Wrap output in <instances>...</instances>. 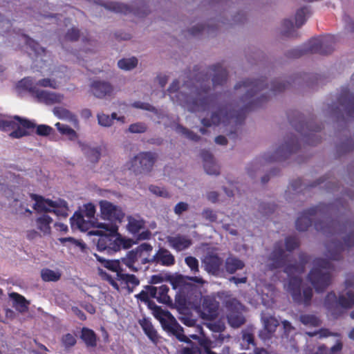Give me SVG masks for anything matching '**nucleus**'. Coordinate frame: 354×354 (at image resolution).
Here are the masks:
<instances>
[{
    "mask_svg": "<svg viewBox=\"0 0 354 354\" xmlns=\"http://www.w3.org/2000/svg\"><path fill=\"white\" fill-rule=\"evenodd\" d=\"M288 118L295 129L303 136L305 142L310 145L320 142L321 138L316 134L322 129L320 125L315 124L311 120H306L304 115L297 111L288 113Z\"/></svg>",
    "mask_w": 354,
    "mask_h": 354,
    "instance_id": "6e6552de",
    "label": "nucleus"
},
{
    "mask_svg": "<svg viewBox=\"0 0 354 354\" xmlns=\"http://www.w3.org/2000/svg\"><path fill=\"white\" fill-rule=\"evenodd\" d=\"M90 91L95 97L102 99L111 95L113 86L109 82L95 80L91 83Z\"/></svg>",
    "mask_w": 354,
    "mask_h": 354,
    "instance_id": "412c9836",
    "label": "nucleus"
},
{
    "mask_svg": "<svg viewBox=\"0 0 354 354\" xmlns=\"http://www.w3.org/2000/svg\"><path fill=\"white\" fill-rule=\"evenodd\" d=\"M55 127L62 135L67 136L70 140H75L78 137L76 131L67 124L57 122Z\"/></svg>",
    "mask_w": 354,
    "mask_h": 354,
    "instance_id": "79ce46f5",
    "label": "nucleus"
},
{
    "mask_svg": "<svg viewBox=\"0 0 354 354\" xmlns=\"http://www.w3.org/2000/svg\"><path fill=\"white\" fill-rule=\"evenodd\" d=\"M138 64V59L135 57L123 58L118 62V66L120 69L129 71L134 68Z\"/></svg>",
    "mask_w": 354,
    "mask_h": 354,
    "instance_id": "09e8293b",
    "label": "nucleus"
},
{
    "mask_svg": "<svg viewBox=\"0 0 354 354\" xmlns=\"http://www.w3.org/2000/svg\"><path fill=\"white\" fill-rule=\"evenodd\" d=\"M176 131L178 133H180L185 136L187 138L193 141H198L200 140V136L194 133L193 131L189 130L188 129L184 127L180 124H178L176 127Z\"/></svg>",
    "mask_w": 354,
    "mask_h": 354,
    "instance_id": "864d4df0",
    "label": "nucleus"
},
{
    "mask_svg": "<svg viewBox=\"0 0 354 354\" xmlns=\"http://www.w3.org/2000/svg\"><path fill=\"white\" fill-rule=\"evenodd\" d=\"M153 246L149 243H143L136 248L129 251L125 257L121 259L131 271L138 272L146 263H153L151 252Z\"/></svg>",
    "mask_w": 354,
    "mask_h": 354,
    "instance_id": "1a4fd4ad",
    "label": "nucleus"
},
{
    "mask_svg": "<svg viewBox=\"0 0 354 354\" xmlns=\"http://www.w3.org/2000/svg\"><path fill=\"white\" fill-rule=\"evenodd\" d=\"M299 321L304 325L310 327H318L322 324L321 319L313 314H301L299 316Z\"/></svg>",
    "mask_w": 354,
    "mask_h": 354,
    "instance_id": "a19ab883",
    "label": "nucleus"
},
{
    "mask_svg": "<svg viewBox=\"0 0 354 354\" xmlns=\"http://www.w3.org/2000/svg\"><path fill=\"white\" fill-rule=\"evenodd\" d=\"M70 221L72 228L75 227L83 232L88 230L89 228V222L85 221L84 216L80 212H76Z\"/></svg>",
    "mask_w": 354,
    "mask_h": 354,
    "instance_id": "72a5a7b5",
    "label": "nucleus"
},
{
    "mask_svg": "<svg viewBox=\"0 0 354 354\" xmlns=\"http://www.w3.org/2000/svg\"><path fill=\"white\" fill-rule=\"evenodd\" d=\"M139 324L148 338L153 343H156L158 340V333L150 320L143 318L139 321Z\"/></svg>",
    "mask_w": 354,
    "mask_h": 354,
    "instance_id": "7c9ffc66",
    "label": "nucleus"
},
{
    "mask_svg": "<svg viewBox=\"0 0 354 354\" xmlns=\"http://www.w3.org/2000/svg\"><path fill=\"white\" fill-rule=\"evenodd\" d=\"M80 36V30L76 28H71L65 35V39L71 41H76Z\"/></svg>",
    "mask_w": 354,
    "mask_h": 354,
    "instance_id": "0e129e2a",
    "label": "nucleus"
},
{
    "mask_svg": "<svg viewBox=\"0 0 354 354\" xmlns=\"http://www.w3.org/2000/svg\"><path fill=\"white\" fill-rule=\"evenodd\" d=\"M10 297L12 299L13 301L12 306L16 310L21 313L28 311L29 302L24 296L17 292H12L10 294Z\"/></svg>",
    "mask_w": 354,
    "mask_h": 354,
    "instance_id": "473e14b6",
    "label": "nucleus"
},
{
    "mask_svg": "<svg viewBox=\"0 0 354 354\" xmlns=\"http://www.w3.org/2000/svg\"><path fill=\"white\" fill-rule=\"evenodd\" d=\"M26 44L32 50V51L37 55H44L46 53V49L41 47L38 42L29 37L25 36Z\"/></svg>",
    "mask_w": 354,
    "mask_h": 354,
    "instance_id": "8fccbe9b",
    "label": "nucleus"
},
{
    "mask_svg": "<svg viewBox=\"0 0 354 354\" xmlns=\"http://www.w3.org/2000/svg\"><path fill=\"white\" fill-rule=\"evenodd\" d=\"M334 206V204L319 203L304 211L296 220L295 226L298 231H306L312 225L315 217L318 216L320 219L315 222V228L326 236H335L349 230V233L344 238V241L333 238L326 243L327 257L331 260L339 261L342 258L343 251L354 246V223L346 221L341 223L339 221L331 219L328 214H331Z\"/></svg>",
    "mask_w": 354,
    "mask_h": 354,
    "instance_id": "f257e3e1",
    "label": "nucleus"
},
{
    "mask_svg": "<svg viewBox=\"0 0 354 354\" xmlns=\"http://www.w3.org/2000/svg\"><path fill=\"white\" fill-rule=\"evenodd\" d=\"M35 128H36V133L38 136H48L53 131V129L51 127L46 125V124H39V125L35 124Z\"/></svg>",
    "mask_w": 354,
    "mask_h": 354,
    "instance_id": "13d9d810",
    "label": "nucleus"
},
{
    "mask_svg": "<svg viewBox=\"0 0 354 354\" xmlns=\"http://www.w3.org/2000/svg\"><path fill=\"white\" fill-rule=\"evenodd\" d=\"M179 84L178 80H174L168 88L167 92L173 102L187 108L189 111L205 112L215 104L217 94L210 92L209 76L207 73H196L194 78L191 80V82H185L184 86L190 91L189 95L178 92Z\"/></svg>",
    "mask_w": 354,
    "mask_h": 354,
    "instance_id": "7ed1b4c3",
    "label": "nucleus"
},
{
    "mask_svg": "<svg viewBox=\"0 0 354 354\" xmlns=\"http://www.w3.org/2000/svg\"><path fill=\"white\" fill-rule=\"evenodd\" d=\"M53 113L58 118L62 120H68V121L73 123L75 125L78 124V120L77 116L71 113L69 110L62 107L55 106L53 109Z\"/></svg>",
    "mask_w": 354,
    "mask_h": 354,
    "instance_id": "f704fd0d",
    "label": "nucleus"
},
{
    "mask_svg": "<svg viewBox=\"0 0 354 354\" xmlns=\"http://www.w3.org/2000/svg\"><path fill=\"white\" fill-rule=\"evenodd\" d=\"M279 324L278 320L273 316H270L264 319L265 330H266L270 335L275 332Z\"/></svg>",
    "mask_w": 354,
    "mask_h": 354,
    "instance_id": "3c124183",
    "label": "nucleus"
},
{
    "mask_svg": "<svg viewBox=\"0 0 354 354\" xmlns=\"http://www.w3.org/2000/svg\"><path fill=\"white\" fill-rule=\"evenodd\" d=\"M218 303L209 297H205L202 301V317L204 319L213 320L218 316Z\"/></svg>",
    "mask_w": 354,
    "mask_h": 354,
    "instance_id": "4be33fe9",
    "label": "nucleus"
},
{
    "mask_svg": "<svg viewBox=\"0 0 354 354\" xmlns=\"http://www.w3.org/2000/svg\"><path fill=\"white\" fill-rule=\"evenodd\" d=\"M291 82L290 81H282L281 80H274L271 82L269 91L274 95L281 93L290 87Z\"/></svg>",
    "mask_w": 354,
    "mask_h": 354,
    "instance_id": "37998d69",
    "label": "nucleus"
},
{
    "mask_svg": "<svg viewBox=\"0 0 354 354\" xmlns=\"http://www.w3.org/2000/svg\"><path fill=\"white\" fill-rule=\"evenodd\" d=\"M335 37L328 35L321 37L312 38L308 43L299 48L291 49L287 52V57L290 58H299L304 55L318 53L328 55L334 50Z\"/></svg>",
    "mask_w": 354,
    "mask_h": 354,
    "instance_id": "423d86ee",
    "label": "nucleus"
},
{
    "mask_svg": "<svg viewBox=\"0 0 354 354\" xmlns=\"http://www.w3.org/2000/svg\"><path fill=\"white\" fill-rule=\"evenodd\" d=\"M76 342L75 337L71 333L64 335L62 338V342L66 348L73 346L76 344Z\"/></svg>",
    "mask_w": 354,
    "mask_h": 354,
    "instance_id": "338daca9",
    "label": "nucleus"
},
{
    "mask_svg": "<svg viewBox=\"0 0 354 354\" xmlns=\"http://www.w3.org/2000/svg\"><path fill=\"white\" fill-rule=\"evenodd\" d=\"M30 197L35 201L33 205L34 209L38 212H51V209L48 207L56 205L54 201L50 199H44L42 196L35 194H31Z\"/></svg>",
    "mask_w": 354,
    "mask_h": 354,
    "instance_id": "c756f323",
    "label": "nucleus"
},
{
    "mask_svg": "<svg viewBox=\"0 0 354 354\" xmlns=\"http://www.w3.org/2000/svg\"><path fill=\"white\" fill-rule=\"evenodd\" d=\"M299 264H288L283 270L289 277L287 290L290 294L295 303L304 306H309L311 304L313 292L310 287H307L301 290L302 279L299 277H291L296 272H303L305 265L309 261L310 257L306 253L299 254Z\"/></svg>",
    "mask_w": 354,
    "mask_h": 354,
    "instance_id": "20e7f679",
    "label": "nucleus"
},
{
    "mask_svg": "<svg viewBox=\"0 0 354 354\" xmlns=\"http://www.w3.org/2000/svg\"><path fill=\"white\" fill-rule=\"evenodd\" d=\"M35 127V123L27 118L15 115L9 120L0 119V130L3 131H12L10 133V137L12 138H21L28 136L30 134L29 130Z\"/></svg>",
    "mask_w": 354,
    "mask_h": 354,
    "instance_id": "9d476101",
    "label": "nucleus"
},
{
    "mask_svg": "<svg viewBox=\"0 0 354 354\" xmlns=\"http://www.w3.org/2000/svg\"><path fill=\"white\" fill-rule=\"evenodd\" d=\"M135 297L140 301L147 304L148 308L151 310H153L158 306L153 301L150 299V298L156 297V289L153 286H145L144 290L135 295Z\"/></svg>",
    "mask_w": 354,
    "mask_h": 354,
    "instance_id": "a878e982",
    "label": "nucleus"
},
{
    "mask_svg": "<svg viewBox=\"0 0 354 354\" xmlns=\"http://www.w3.org/2000/svg\"><path fill=\"white\" fill-rule=\"evenodd\" d=\"M300 147L298 138L292 136L284 144L280 145L271 156L266 155L264 159L267 162H279L288 158L292 153H296Z\"/></svg>",
    "mask_w": 354,
    "mask_h": 354,
    "instance_id": "dca6fc26",
    "label": "nucleus"
},
{
    "mask_svg": "<svg viewBox=\"0 0 354 354\" xmlns=\"http://www.w3.org/2000/svg\"><path fill=\"white\" fill-rule=\"evenodd\" d=\"M283 30L282 34L286 37H294L295 33L293 23L290 19H284L282 24Z\"/></svg>",
    "mask_w": 354,
    "mask_h": 354,
    "instance_id": "6e6d98bb",
    "label": "nucleus"
},
{
    "mask_svg": "<svg viewBox=\"0 0 354 354\" xmlns=\"http://www.w3.org/2000/svg\"><path fill=\"white\" fill-rule=\"evenodd\" d=\"M224 306L226 308L227 320L231 327L236 328L245 324V318L243 314L245 306L236 298H226Z\"/></svg>",
    "mask_w": 354,
    "mask_h": 354,
    "instance_id": "ddd939ff",
    "label": "nucleus"
},
{
    "mask_svg": "<svg viewBox=\"0 0 354 354\" xmlns=\"http://www.w3.org/2000/svg\"><path fill=\"white\" fill-rule=\"evenodd\" d=\"M36 87L37 86H39L41 87H49L52 88H57L58 87L57 84L55 80H51L49 78H44L41 80H39L37 82L36 84L35 85Z\"/></svg>",
    "mask_w": 354,
    "mask_h": 354,
    "instance_id": "bf43d9fd",
    "label": "nucleus"
},
{
    "mask_svg": "<svg viewBox=\"0 0 354 354\" xmlns=\"http://www.w3.org/2000/svg\"><path fill=\"white\" fill-rule=\"evenodd\" d=\"M242 340L244 343L247 344L248 348H249L250 345L255 346L254 335L249 330L243 331Z\"/></svg>",
    "mask_w": 354,
    "mask_h": 354,
    "instance_id": "69168bd1",
    "label": "nucleus"
},
{
    "mask_svg": "<svg viewBox=\"0 0 354 354\" xmlns=\"http://www.w3.org/2000/svg\"><path fill=\"white\" fill-rule=\"evenodd\" d=\"M185 261L193 272L195 273L199 271L198 261L196 258L192 256L187 257L185 259Z\"/></svg>",
    "mask_w": 354,
    "mask_h": 354,
    "instance_id": "680f3d73",
    "label": "nucleus"
},
{
    "mask_svg": "<svg viewBox=\"0 0 354 354\" xmlns=\"http://www.w3.org/2000/svg\"><path fill=\"white\" fill-rule=\"evenodd\" d=\"M52 222V218L47 214H43L36 219L37 228L44 234L50 233V224Z\"/></svg>",
    "mask_w": 354,
    "mask_h": 354,
    "instance_id": "58836bf2",
    "label": "nucleus"
},
{
    "mask_svg": "<svg viewBox=\"0 0 354 354\" xmlns=\"http://www.w3.org/2000/svg\"><path fill=\"white\" fill-rule=\"evenodd\" d=\"M201 156L206 173L210 175H218L220 174L219 167L214 162L212 154L208 151L203 150L201 151Z\"/></svg>",
    "mask_w": 354,
    "mask_h": 354,
    "instance_id": "cd10ccee",
    "label": "nucleus"
},
{
    "mask_svg": "<svg viewBox=\"0 0 354 354\" xmlns=\"http://www.w3.org/2000/svg\"><path fill=\"white\" fill-rule=\"evenodd\" d=\"M85 150V155L91 162H97L100 158L101 152L98 147L83 149Z\"/></svg>",
    "mask_w": 354,
    "mask_h": 354,
    "instance_id": "603ef678",
    "label": "nucleus"
},
{
    "mask_svg": "<svg viewBox=\"0 0 354 354\" xmlns=\"http://www.w3.org/2000/svg\"><path fill=\"white\" fill-rule=\"evenodd\" d=\"M116 279L119 281L124 282L127 285L129 292H132L133 289L140 284V280L131 274H124L122 272L118 274Z\"/></svg>",
    "mask_w": 354,
    "mask_h": 354,
    "instance_id": "c9c22d12",
    "label": "nucleus"
},
{
    "mask_svg": "<svg viewBox=\"0 0 354 354\" xmlns=\"http://www.w3.org/2000/svg\"><path fill=\"white\" fill-rule=\"evenodd\" d=\"M191 345V347H183L179 352L180 354H202L201 348L192 342H186Z\"/></svg>",
    "mask_w": 354,
    "mask_h": 354,
    "instance_id": "4d7b16f0",
    "label": "nucleus"
},
{
    "mask_svg": "<svg viewBox=\"0 0 354 354\" xmlns=\"http://www.w3.org/2000/svg\"><path fill=\"white\" fill-rule=\"evenodd\" d=\"M325 178H322L313 183L308 185H304L306 188L307 187H315L317 185H321L324 183V187L328 191H334L337 187V185L331 180H328L327 182ZM290 187L295 192H299L303 189V183L301 178H297L296 180H292L290 183Z\"/></svg>",
    "mask_w": 354,
    "mask_h": 354,
    "instance_id": "5701e85b",
    "label": "nucleus"
},
{
    "mask_svg": "<svg viewBox=\"0 0 354 354\" xmlns=\"http://www.w3.org/2000/svg\"><path fill=\"white\" fill-rule=\"evenodd\" d=\"M97 227L106 230L105 233H100L97 248L100 251H107L112 253L120 250L122 240L116 236L118 227L116 225L100 223Z\"/></svg>",
    "mask_w": 354,
    "mask_h": 354,
    "instance_id": "f8f14e48",
    "label": "nucleus"
},
{
    "mask_svg": "<svg viewBox=\"0 0 354 354\" xmlns=\"http://www.w3.org/2000/svg\"><path fill=\"white\" fill-rule=\"evenodd\" d=\"M205 270L214 276H221L224 273L223 260L218 254L208 252L203 259Z\"/></svg>",
    "mask_w": 354,
    "mask_h": 354,
    "instance_id": "6ab92c4d",
    "label": "nucleus"
},
{
    "mask_svg": "<svg viewBox=\"0 0 354 354\" xmlns=\"http://www.w3.org/2000/svg\"><path fill=\"white\" fill-rule=\"evenodd\" d=\"M95 257L104 268L113 272H115L117 277H118V274L123 271L120 267V262L119 260H106L96 254H95Z\"/></svg>",
    "mask_w": 354,
    "mask_h": 354,
    "instance_id": "4c0bfd02",
    "label": "nucleus"
},
{
    "mask_svg": "<svg viewBox=\"0 0 354 354\" xmlns=\"http://www.w3.org/2000/svg\"><path fill=\"white\" fill-rule=\"evenodd\" d=\"M310 15L309 8L304 6L298 9L295 14V23L297 28L302 26L306 21V17Z\"/></svg>",
    "mask_w": 354,
    "mask_h": 354,
    "instance_id": "a18cd8bd",
    "label": "nucleus"
},
{
    "mask_svg": "<svg viewBox=\"0 0 354 354\" xmlns=\"http://www.w3.org/2000/svg\"><path fill=\"white\" fill-rule=\"evenodd\" d=\"M19 86L29 91L35 96L38 102L45 103L46 104H53L61 102L63 100V95L39 90L35 86H33L32 80L29 77L23 79L19 82Z\"/></svg>",
    "mask_w": 354,
    "mask_h": 354,
    "instance_id": "2eb2a0df",
    "label": "nucleus"
},
{
    "mask_svg": "<svg viewBox=\"0 0 354 354\" xmlns=\"http://www.w3.org/2000/svg\"><path fill=\"white\" fill-rule=\"evenodd\" d=\"M41 277L44 281H57L61 278V274L48 268H44L41 271Z\"/></svg>",
    "mask_w": 354,
    "mask_h": 354,
    "instance_id": "de8ad7c7",
    "label": "nucleus"
},
{
    "mask_svg": "<svg viewBox=\"0 0 354 354\" xmlns=\"http://www.w3.org/2000/svg\"><path fill=\"white\" fill-rule=\"evenodd\" d=\"M153 263L160 264L163 266H171L175 264V257L168 250L160 248L151 257Z\"/></svg>",
    "mask_w": 354,
    "mask_h": 354,
    "instance_id": "b1692460",
    "label": "nucleus"
},
{
    "mask_svg": "<svg viewBox=\"0 0 354 354\" xmlns=\"http://www.w3.org/2000/svg\"><path fill=\"white\" fill-rule=\"evenodd\" d=\"M80 337L87 347L93 348L97 346V336L92 329L82 328Z\"/></svg>",
    "mask_w": 354,
    "mask_h": 354,
    "instance_id": "e433bc0d",
    "label": "nucleus"
},
{
    "mask_svg": "<svg viewBox=\"0 0 354 354\" xmlns=\"http://www.w3.org/2000/svg\"><path fill=\"white\" fill-rule=\"evenodd\" d=\"M167 242L169 245L177 252L185 250L189 248L192 244L191 239L180 234L168 236Z\"/></svg>",
    "mask_w": 354,
    "mask_h": 354,
    "instance_id": "393cba45",
    "label": "nucleus"
},
{
    "mask_svg": "<svg viewBox=\"0 0 354 354\" xmlns=\"http://www.w3.org/2000/svg\"><path fill=\"white\" fill-rule=\"evenodd\" d=\"M144 226L145 222L142 220H138L131 216L129 217L127 227L131 234H138Z\"/></svg>",
    "mask_w": 354,
    "mask_h": 354,
    "instance_id": "49530a36",
    "label": "nucleus"
},
{
    "mask_svg": "<svg viewBox=\"0 0 354 354\" xmlns=\"http://www.w3.org/2000/svg\"><path fill=\"white\" fill-rule=\"evenodd\" d=\"M313 265L308 274V279L317 292H322L331 283L330 272L334 270V266L329 260L322 258L315 259Z\"/></svg>",
    "mask_w": 354,
    "mask_h": 354,
    "instance_id": "0eeeda50",
    "label": "nucleus"
},
{
    "mask_svg": "<svg viewBox=\"0 0 354 354\" xmlns=\"http://www.w3.org/2000/svg\"><path fill=\"white\" fill-rule=\"evenodd\" d=\"M245 267V263L243 261L236 257L230 255L227 257L224 263V271L228 274H234L237 270H242Z\"/></svg>",
    "mask_w": 354,
    "mask_h": 354,
    "instance_id": "c85d7f7f",
    "label": "nucleus"
},
{
    "mask_svg": "<svg viewBox=\"0 0 354 354\" xmlns=\"http://www.w3.org/2000/svg\"><path fill=\"white\" fill-rule=\"evenodd\" d=\"M104 6L111 11H113L117 13H122L127 15L131 12V10L129 6L126 4L118 2H111L106 4H104Z\"/></svg>",
    "mask_w": 354,
    "mask_h": 354,
    "instance_id": "c03bdc74",
    "label": "nucleus"
},
{
    "mask_svg": "<svg viewBox=\"0 0 354 354\" xmlns=\"http://www.w3.org/2000/svg\"><path fill=\"white\" fill-rule=\"evenodd\" d=\"M149 189L151 192L158 196L163 198H169L170 196L169 193L164 187H160L156 185H151Z\"/></svg>",
    "mask_w": 354,
    "mask_h": 354,
    "instance_id": "052dcab7",
    "label": "nucleus"
},
{
    "mask_svg": "<svg viewBox=\"0 0 354 354\" xmlns=\"http://www.w3.org/2000/svg\"><path fill=\"white\" fill-rule=\"evenodd\" d=\"M288 257V255L283 250L281 242L275 243L273 250L268 257V269L272 271L281 268L284 269L288 265L287 264Z\"/></svg>",
    "mask_w": 354,
    "mask_h": 354,
    "instance_id": "a211bd4d",
    "label": "nucleus"
},
{
    "mask_svg": "<svg viewBox=\"0 0 354 354\" xmlns=\"http://www.w3.org/2000/svg\"><path fill=\"white\" fill-rule=\"evenodd\" d=\"M129 131L133 133H144L147 130V126L142 122L131 124L129 127Z\"/></svg>",
    "mask_w": 354,
    "mask_h": 354,
    "instance_id": "e2e57ef3",
    "label": "nucleus"
},
{
    "mask_svg": "<svg viewBox=\"0 0 354 354\" xmlns=\"http://www.w3.org/2000/svg\"><path fill=\"white\" fill-rule=\"evenodd\" d=\"M339 106L337 109L344 111L348 117H354V95L349 90L344 88L342 91L339 97Z\"/></svg>",
    "mask_w": 354,
    "mask_h": 354,
    "instance_id": "aec40b11",
    "label": "nucleus"
},
{
    "mask_svg": "<svg viewBox=\"0 0 354 354\" xmlns=\"http://www.w3.org/2000/svg\"><path fill=\"white\" fill-rule=\"evenodd\" d=\"M208 69L214 73L212 77L214 86H222L227 82V71L220 63L209 66Z\"/></svg>",
    "mask_w": 354,
    "mask_h": 354,
    "instance_id": "bb28decb",
    "label": "nucleus"
},
{
    "mask_svg": "<svg viewBox=\"0 0 354 354\" xmlns=\"http://www.w3.org/2000/svg\"><path fill=\"white\" fill-rule=\"evenodd\" d=\"M153 315L160 321L163 329L173 334L180 342H190L189 338L184 334L183 328L178 323L170 312L165 310L158 306L153 310Z\"/></svg>",
    "mask_w": 354,
    "mask_h": 354,
    "instance_id": "9b49d317",
    "label": "nucleus"
},
{
    "mask_svg": "<svg viewBox=\"0 0 354 354\" xmlns=\"http://www.w3.org/2000/svg\"><path fill=\"white\" fill-rule=\"evenodd\" d=\"M54 203L56 205L50 207L53 208L51 209V212L55 213L57 216L66 218L69 210L66 201L59 199L58 201H54Z\"/></svg>",
    "mask_w": 354,
    "mask_h": 354,
    "instance_id": "ea45409f",
    "label": "nucleus"
},
{
    "mask_svg": "<svg viewBox=\"0 0 354 354\" xmlns=\"http://www.w3.org/2000/svg\"><path fill=\"white\" fill-rule=\"evenodd\" d=\"M266 80V77H261L257 80L248 79L237 83L234 86L235 90L243 87L245 91V93L241 99L245 104L244 106L237 110L234 108L228 109L227 107H219L216 111L212 113L210 119L203 118L202 124L209 127L212 125H218L221 122H230L231 120H234L236 125L242 124L247 112L261 108L268 102L269 98L268 92L260 93L269 88Z\"/></svg>",
    "mask_w": 354,
    "mask_h": 354,
    "instance_id": "f03ea898",
    "label": "nucleus"
},
{
    "mask_svg": "<svg viewBox=\"0 0 354 354\" xmlns=\"http://www.w3.org/2000/svg\"><path fill=\"white\" fill-rule=\"evenodd\" d=\"M299 239L295 236H288L285 239L286 249L288 252H292L299 247Z\"/></svg>",
    "mask_w": 354,
    "mask_h": 354,
    "instance_id": "5fc2aeb1",
    "label": "nucleus"
},
{
    "mask_svg": "<svg viewBox=\"0 0 354 354\" xmlns=\"http://www.w3.org/2000/svg\"><path fill=\"white\" fill-rule=\"evenodd\" d=\"M345 286L348 290L346 295H340L337 297L333 292H329L326 295L324 301V307L335 317L338 318L344 313V310L350 309L354 306V274H347L345 280Z\"/></svg>",
    "mask_w": 354,
    "mask_h": 354,
    "instance_id": "39448f33",
    "label": "nucleus"
},
{
    "mask_svg": "<svg viewBox=\"0 0 354 354\" xmlns=\"http://www.w3.org/2000/svg\"><path fill=\"white\" fill-rule=\"evenodd\" d=\"M100 208V216L104 220L109 221L111 224L115 225V223H121L124 217V212L121 207L115 205L112 203L102 200L99 202Z\"/></svg>",
    "mask_w": 354,
    "mask_h": 354,
    "instance_id": "f3484780",
    "label": "nucleus"
},
{
    "mask_svg": "<svg viewBox=\"0 0 354 354\" xmlns=\"http://www.w3.org/2000/svg\"><path fill=\"white\" fill-rule=\"evenodd\" d=\"M157 160V155L150 151L140 152L129 162V169L135 174H146L151 171Z\"/></svg>",
    "mask_w": 354,
    "mask_h": 354,
    "instance_id": "4468645a",
    "label": "nucleus"
},
{
    "mask_svg": "<svg viewBox=\"0 0 354 354\" xmlns=\"http://www.w3.org/2000/svg\"><path fill=\"white\" fill-rule=\"evenodd\" d=\"M155 288L156 289V297H153V298L156 299L158 303L171 306L172 299L168 295L169 291V286L163 284L158 287L155 286Z\"/></svg>",
    "mask_w": 354,
    "mask_h": 354,
    "instance_id": "2f4dec72",
    "label": "nucleus"
},
{
    "mask_svg": "<svg viewBox=\"0 0 354 354\" xmlns=\"http://www.w3.org/2000/svg\"><path fill=\"white\" fill-rule=\"evenodd\" d=\"M277 206L274 204L270 203H261L259 210L263 215H268L273 213L276 209Z\"/></svg>",
    "mask_w": 354,
    "mask_h": 354,
    "instance_id": "774afa93",
    "label": "nucleus"
}]
</instances>
